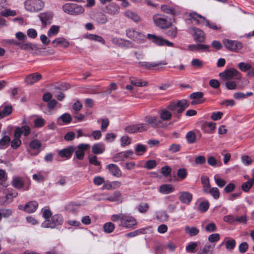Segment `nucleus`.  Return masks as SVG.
Segmentation results:
<instances>
[{
  "label": "nucleus",
  "mask_w": 254,
  "mask_h": 254,
  "mask_svg": "<svg viewBox=\"0 0 254 254\" xmlns=\"http://www.w3.org/2000/svg\"><path fill=\"white\" fill-rule=\"evenodd\" d=\"M111 220L114 222L120 220L119 226L127 229L133 228L137 224L136 219L128 213L114 214L111 216Z\"/></svg>",
  "instance_id": "1"
},
{
  "label": "nucleus",
  "mask_w": 254,
  "mask_h": 254,
  "mask_svg": "<svg viewBox=\"0 0 254 254\" xmlns=\"http://www.w3.org/2000/svg\"><path fill=\"white\" fill-rule=\"evenodd\" d=\"M189 103L185 99L172 102L168 105V109L174 114L183 112L189 106Z\"/></svg>",
  "instance_id": "2"
},
{
  "label": "nucleus",
  "mask_w": 254,
  "mask_h": 254,
  "mask_svg": "<svg viewBox=\"0 0 254 254\" xmlns=\"http://www.w3.org/2000/svg\"><path fill=\"white\" fill-rule=\"evenodd\" d=\"M219 75L220 78L224 81L231 80L236 79L240 80L241 79V74L236 69L234 68L226 69L222 72H220Z\"/></svg>",
  "instance_id": "3"
},
{
  "label": "nucleus",
  "mask_w": 254,
  "mask_h": 254,
  "mask_svg": "<svg viewBox=\"0 0 254 254\" xmlns=\"http://www.w3.org/2000/svg\"><path fill=\"white\" fill-rule=\"evenodd\" d=\"M153 20L155 25L161 29H166L172 25V22L167 16L161 14H156L153 16Z\"/></svg>",
  "instance_id": "4"
},
{
  "label": "nucleus",
  "mask_w": 254,
  "mask_h": 254,
  "mask_svg": "<svg viewBox=\"0 0 254 254\" xmlns=\"http://www.w3.org/2000/svg\"><path fill=\"white\" fill-rule=\"evenodd\" d=\"M44 6V3L41 0H27L25 2V7L27 11L37 12Z\"/></svg>",
  "instance_id": "5"
},
{
  "label": "nucleus",
  "mask_w": 254,
  "mask_h": 254,
  "mask_svg": "<svg viewBox=\"0 0 254 254\" xmlns=\"http://www.w3.org/2000/svg\"><path fill=\"white\" fill-rule=\"evenodd\" d=\"M144 121L154 128H164L167 127V125L162 122L157 116H146L145 117Z\"/></svg>",
  "instance_id": "6"
},
{
  "label": "nucleus",
  "mask_w": 254,
  "mask_h": 254,
  "mask_svg": "<svg viewBox=\"0 0 254 254\" xmlns=\"http://www.w3.org/2000/svg\"><path fill=\"white\" fill-rule=\"evenodd\" d=\"M63 222L62 216L59 214H56L53 216L51 220H46L42 224V227L43 228H53L57 225H61Z\"/></svg>",
  "instance_id": "7"
},
{
  "label": "nucleus",
  "mask_w": 254,
  "mask_h": 254,
  "mask_svg": "<svg viewBox=\"0 0 254 254\" xmlns=\"http://www.w3.org/2000/svg\"><path fill=\"white\" fill-rule=\"evenodd\" d=\"M147 38L153 43L159 46L166 45L168 47H173L174 46L173 43L163 39L161 36H157L155 35L148 34Z\"/></svg>",
  "instance_id": "8"
},
{
  "label": "nucleus",
  "mask_w": 254,
  "mask_h": 254,
  "mask_svg": "<svg viewBox=\"0 0 254 254\" xmlns=\"http://www.w3.org/2000/svg\"><path fill=\"white\" fill-rule=\"evenodd\" d=\"M225 47L229 50L237 52L241 50L243 45L242 44L237 41H233L228 39H224L223 41Z\"/></svg>",
  "instance_id": "9"
},
{
  "label": "nucleus",
  "mask_w": 254,
  "mask_h": 254,
  "mask_svg": "<svg viewBox=\"0 0 254 254\" xmlns=\"http://www.w3.org/2000/svg\"><path fill=\"white\" fill-rule=\"evenodd\" d=\"M90 147L89 144L81 143L77 146H75V153L77 159L82 160L84 157L85 151L87 150Z\"/></svg>",
  "instance_id": "10"
},
{
  "label": "nucleus",
  "mask_w": 254,
  "mask_h": 254,
  "mask_svg": "<svg viewBox=\"0 0 254 254\" xmlns=\"http://www.w3.org/2000/svg\"><path fill=\"white\" fill-rule=\"evenodd\" d=\"M42 76L38 72H35L28 75L25 79V83L28 85H32L42 79Z\"/></svg>",
  "instance_id": "11"
},
{
  "label": "nucleus",
  "mask_w": 254,
  "mask_h": 254,
  "mask_svg": "<svg viewBox=\"0 0 254 254\" xmlns=\"http://www.w3.org/2000/svg\"><path fill=\"white\" fill-rule=\"evenodd\" d=\"M120 6L115 3H111L105 7V11L110 15H116L120 13Z\"/></svg>",
  "instance_id": "12"
},
{
  "label": "nucleus",
  "mask_w": 254,
  "mask_h": 254,
  "mask_svg": "<svg viewBox=\"0 0 254 254\" xmlns=\"http://www.w3.org/2000/svg\"><path fill=\"white\" fill-rule=\"evenodd\" d=\"M127 37L133 40H139L143 38L144 36L141 33L135 31L133 29H129L127 30Z\"/></svg>",
  "instance_id": "13"
},
{
  "label": "nucleus",
  "mask_w": 254,
  "mask_h": 254,
  "mask_svg": "<svg viewBox=\"0 0 254 254\" xmlns=\"http://www.w3.org/2000/svg\"><path fill=\"white\" fill-rule=\"evenodd\" d=\"M158 113L160 116L159 119L163 123L164 121H168L172 118V113L168 109V106L166 108L161 109Z\"/></svg>",
  "instance_id": "14"
},
{
  "label": "nucleus",
  "mask_w": 254,
  "mask_h": 254,
  "mask_svg": "<svg viewBox=\"0 0 254 254\" xmlns=\"http://www.w3.org/2000/svg\"><path fill=\"white\" fill-rule=\"evenodd\" d=\"M75 146H70L65 148L59 151V155L61 157H66L69 158L71 155L74 152Z\"/></svg>",
  "instance_id": "15"
},
{
  "label": "nucleus",
  "mask_w": 254,
  "mask_h": 254,
  "mask_svg": "<svg viewBox=\"0 0 254 254\" xmlns=\"http://www.w3.org/2000/svg\"><path fill=\"white\" fill-rule=\"evenodd\" d=\"M188 48L191 51L204 52L209 51V46L201 44H192L189 45Z\"/></svg>",
  "instance_id": "16"
},
{
  "label": "nucleus",
  "mask_w": 254,
  "mask_h": 254,
  "mask_svg": "<svg viewBox=\"0 0 254 254\" xmlns=\"http://www.w3.org/2000/svg\"><path fill=\"white\" fill-rule=\"evenodd\" d=\"M30 128L28 126L23 125L21 127H16L14 132L18 137H20L22 134L25 136H27L30 134Z\"/></svg>",
  "instance_id": "17"
},
{
  "label": "nucleus",
  "mask_w": 254,
  "mask_h": 254,
  "mask_svg": "<svg viewBox=\"0 0 254 254\" xmlns=\"http://www.w3.org/2000/svg\"><path fill=\"white\" fill-rule=\"evenodd\" d=\"M192 30L194 40L198 42H203L205 40L204 32L197 28H193Z\"/></svg>",
  "instance_id": "18"
},
{
  "label": "nucleus",
  "mask_w": 254,
  "mask_h": 254,
  "mask_svg": "<svg viewBox=\"0 0 254 254\" xmlns=\"http://www.w3.org/2000/svg\"><path fill=\"white\" fill-rule=\"evenodd\" d=\"M111 41L113 44L122 48L128 47L130 42L128 40H124L118 37L112 38Z\"/></svg>",
  "instance_id": "19"
},
{
  "label": "nucleus",
  "mask_w": 254,
  "mask_h": 254,
  "mask_svg": "<svg viewBox=\"0 0 254 254\" xmlns=\"http://www.w3.org/2000/svg\"><path fill=\"white\" fill-rule=\"evenodd\" d=\"M93 20L99 24H105L108 21L107 16L103 12H98L95 14Z\"/></svg>",
  "instance_id": "20"
},
{
  "label": "nucleus",
  "mask_w": 254,
  "mask_h": 254,
  "mask_svg": "<svg viewBox=\"0 0 254 254\" xmlns=\"http://www.w3.org/2000/svg\"><path fill=\"white\" fill-rule=\"evenodd\" d=\"M39 17L43 24L46 25L51 22L52 14L50 12H43L39 15Z\"/></svg>",
  "instance_id": "21"
},
{
  "label": "nucleus",
  "mask_w": 254,
  "mask_h": 254,
  "mask_svg": "<svg viewBox=\"0 0 254 254\" xmlns=\"http://www.w3.org/2000/svg\"><path fill=\"white\" fill-rule=\"evenodd\" d=\"M107 168L110 172L116 177H120L122 175V172L117 165L114 164H109Z\"/></svg>",
  "instance_id": "22"
},
{
  "label": "nucleus",
  "mask_w": 254,
  "mask_h": 254,
  "mask_svg": "<svg viewBox=\"0 0 254 254\" xmlns=\"http://www.w3.org/2000/svg\"><path fill=\"white\" fill-rule=\"evenodd\" d=\"M216 124L213 122H205L201 126L202 129L206 133H211L215 129Z\"/></svg>",
  "instance_id": "23"
},
{
  "label": "nucleus",
  "mask_w": 254,
  "mask_h": 254,
  "mask_svg": "<svg viewBox=\"0 0 254 254\" xmlns=\"http://www.w3.org/2000/svg\"><path fill=\"white\" fill-rule=\"evenodd\" d=\"M180 200L183 203L189 204L192 198V194L188 191H183L181 193Z\"/></svg>",
  "instance_id": "24"
},
{
  "label": "nucleus",
  "mask_w": 254,
  "mask_h": 254,
  "mask_svg": "<svg viewBox=\"0 0 254 254\" xmlns=\"http://www.w3.org/2000/svg\"><path fill=\"white\" fill-rule=\"evenodd\" d=\"M38 206V203L35 201H31L24 205L25 211L28 213H32L36 211Z\"/></svg>",
  "instance_id": "25"
},
{
  "label": "nucleus",
  "mask_w": 254,
  "mask_h": 254,
  "mask_svg": "<svg viewBox=\"0 0 254 254\" xmlns=\"http://www.w3.org/2000/svg\"><path fill=\"white\" fill-rule=\"evenodd\" d=\"M138 64L141 66L145 67L147 68L155 67L160 65H166L167 63L165 61H162L158 63H151L146 62H139Z\"/></svg>",
  "instance_id": "26"
},
{
  "label": "nucleus",
  "mask_w": 254,
  "mask_h": 254,
  "mask_svg": "<svg viewBox=\"0 0 254 254\" xmlns=\"http://www.w3.org/2000/svg\"><path fill=\"white\" fill-rule=\"evenodd\" d=\"M52 44H55L54 46H61L64 48H67L69 45V42L63 37L55 39L52 41Z\"/></svg>",
  "instance_id": "27"
},
{
  "label": "nucleus",
  "mask_w": 254,
  "mask_h": 254,
  "mask_svg": "<svg viewBox=\"0 0 254 254\" xmlns=\"http://www.w3.org/2000/svg\"><path fill=\"white\" fill-rule=\"evenodd\" d=\"M203 192L207 194H210L215 199H217L219 197L220 193L217 188H211V186L205 190Z\"/></svg>",
  "instance_id": "28"
},
{
  "label": "nucleus",
  "mask_w": 254,
  "mask_h": 254,
  "mask_svg": "<svg viewBox=\"0 0 254 254\" xmlns=\"http://www.w3.org/2000/svg\"><path fill=\"white\" fill-rule=\"evenodd\" d=\"M122 193L119 190L115 191L112 195H109L108 200L111 202H122V198H121Z\"/></svg>",
  "instance_id": "29"
},
{
  "label": "nucleus",
  "mask_w": 254,
  "mask_h": 254,
  "mask_svg": "<svg viewBox=\"0 0 254 254\" xmlns=\"http://www.w3.org/2000/svg\"><path fill=\"white\" fill-rule=\"evenodd\" d=\"M105 151V145L103 143H98L94 144L92 148V151L95 154H100Z\"/></svg>",
  "instance_id": "30"
},
{
  "label": "nucleus",
  "mask_w": 254,
  "mask_h": 254,
  "mask_svg": "<svg viewBox=\"0 0 254 254\" xmlns=\"http://www.w3.org/2000/svg\"><path fill=\"white\" fill-rule=\"evenodd\" d=\"M71 121V117L70 114L68 113H64L59 117L57 120V123L60 125H62V122L65 124H69Z\"/></svg>",
  "instance_id": "31"
},
{
  "label": "nucleus",
  "mask_w": 254,
  "mask_h": 254,
  "mask_svg": "<svg viewBox=\"0 0 254 254\" xmlns=\"http://www.w3.org/2000/svg\"><path fill=\"white\" fill-rule=\"evenodd\" d=\"M174 190V188L170 184L162 185L160 187L159 191L163 194H168Z\"/></svg>",
  "instance_id": "32"
},
{
  "label": "nucleus",
  "mask_w": 254,
  "mask_h": 254,
  "mask_svg": "<svg viewBox=\"0 0 254 254\" xmlns=\"http://www.w3.org/2000/svg\"><path fill=\"white\" fill-rule=\"evenodd\" d=\"M189 16L191 19L196 21V23L202 24L203 21L205 20V17L195 12H190L189 13Z\"/></svg>",
  "instance_id": "33"
},
{
  "label": "nucleus",
  "mask_w": 254,
  "mask_h": 254,
  "mask_svg": "<svg viewBox=\"0 0 254 254\" xmlns=\"http://www.w3.org/2000/svg\"><path fill=\"white\" fill-rule=\"evenodd\" d=\"M125 15L127 18L132 19L133 21L137 22L140 20L139 16L136 13L130 10L125 12Z\"/></svg>",
  "instance_id": "34"
},
{
  "label": "nucleus",
  "mask_w": 254,
  "mask_h": 254,
  "mask_svg": "<svg viewBox=\"0 0 254 254\" xmlns=\"http://www.w3.org/2000/svg\"><path fill=\"white\" fill-rule=\"evenodd\" d=\"M0 15L5 17L14 16L17 15V12L15 10H12L9 8H5L3 10H1L0 11Z\"/></svg>",
  "instance_id": "35"
},
{
  "label": "nucleus",
  "mask_w": 254,
  "mask_h": 254,
  "mask_svg": "<svg viewBox=\"0 0 254 254\" xmlns=\"http://www.w3.org/2000/svg\"><path fill=\"white\" fill-rule=\"evenodd\" d=\"M185 232L190 236H194L197 235L199 232V230L195 227H190L188 226H186L185 228Z\"/></svg>",
  "instance_id": "36"
},
{
  "label": "nucleus",
  "mask_w": 254,
  "mask_h": 254,
  "mask_svg": "<svg viewBox=\"0 0 254 254\" xmlns=\"http://www.w3.org/2000/svg\"><path fill=\"white\" fill-rule=\"evenodd\" d=\"M186 138L188 143L192 144L196 141V134L194 131H190L186 134Z\"/></svg>",
  "instance_id": "37"
},
{
  "label": "nucleus",
  "mask_w": 254,
  "mask_h": 254,
  "mask_svg": "<svg viewBox=\"0 0 254 254\" xmlns=\"http://www.w3.org/2000/svg\"><path fill=\"white\" fill-rule=\"evenodd\" d=\"M20 48L22 50L29 51V50H35L38 49L37 46L31 43H23L20 44Z\"/></svg>",
  "instance_id": "38"
},
{
  "label": "nucleus",
  "mask_w": 254,
  "mask_h": 254,
  "mask_svg": "<svg viewBox=\"0 0 254 254\" xmlns=\"http://www.w3.org/2000/svg\"><path fill=\"white\" fill-rule=\"evenodd\" d=\"M225 86L229 90L239 89L238 83L233 80H227L225 83Z\"/></svg>",
  "instance_id": "39"
},
{
  "label": "nucleus",
  "mask_w": 254,
  "mask_h": 254,
  "mask_svg": "<svg viewBox=\"0 0 254 254\" xmlns=\"http://www.w3.org/2000/svg\"><path fill=\"white\" fill-rule=\"evenodd\" d=\"M214 247L215 244H207L204 246L202 252L203 254H212Z\"/></svg>",
  "instance_id": "40"
},
{
  "label": "nucleus",
  "mask_w": 254,
  "mask_h": 254,
  "mask_svg": "<svg viewBox=\"0 0 254 254\" xmlns=\"http://www.w3.org/2000/svg\"><path fill=\"white\" fill-rule=\"evenodd\" d=\"M74 3H67L63 5V10L65 13L72 15Z\"/></svg>",
  "instance_id": "41"
},
{
  "label": "nucleus",
  "mask_w": 254,
  "mask_h": 254,
  "mask_svg": "<svg viewBox=\"0 0 254 254\" xmlns=\"http://www.w3.org/2000/svg\"><path fill=\"white\" fill-rule=\"evenodd\" d=\"M14 138L11 141V147L13 149L17 148L21 144V141L20 139V137H18L16 135V133H14Z\"/></svg>",
  "instance_id": "42"
},
{
  "label": "nucleus",
  "mask_w": 254,
  "mask_h": 254,
  "mask_svg": "<svg viewBox=\"0 0 254 254\" xmlns=\"http://www.w3.org/2000/svg\"><path fill=\"white\" fill-rule=\"evenodd\" d=\"M130 82L131 84L137 87H142L147 85L146 82H141L139 79L132 77L130 78Z\"/></svg>",
  "instance_id": "43"
},
{
  "label": "nucleus",
  "mask_w": 254,
  "mask_h": 254,
  "mask_svg": "<svg viewBox=\"0 0 254 254\" xmlns=\"http://www.w3.org/2000/svg\"><path fill=\"white\" fill-rule=\"evenodd\" d=\"M84 11V8L81 5L74 3L73 8V15H76L82 14Z\"/></svg>",
  "instance_id": "44"
},
{
  "label": "nucleus",
  "mask_w": 254,
  "mask_h": 254,
  "mask_svg": "<svg viewBox=\"0 0 254 254\" xmlns=\"http://www.w3.org/2000/svg\"><path fill=\"white\" fill-rule=\"evenodd\" d=\"M201 182L203 185V191L210 187L209 178L206 176H203L201 177Z\"/></svg>",
  "instance_id": "45"
},
{
  "label": "nucleus",
  "mask_w": 254,
  "mask_h": 254,
  "mask_svg": "<svg viewBox=\"0 0 254 254\" xmlns=\"http://www.w3.org/2000/svg\"><path fill=\"white\" fill-rule=\"evenodd\" d=\"M115 225L112 222H108L104 225V231L107 233H112L115 229Z\"/></svg>",
  "instance_id": "46"
},
{
  "label": "nucleus",
  "mask_w": 254,
  "mask_h": 254,
  "mask_svg": "<svg viewBox=\"0 0 254 254\" xmlns=\"http://www.w3.org/2000/svg\"><path fill=\"white\" fill-rule=\"evenodd\" d=\"M12 185L16 189H20L23 188V183L19 178H15L12 181Z\"/></svg>",
  "instance_id": "47"
},
{
  "label": "nucleus",
  "mask_w": 254,
  "mask_h": 254,
  "mask_svg": "<svg viewBox=\"0 0 254 254\" xmlns=\"http://www.w3.org/2000/svg\"><path fill=\"white\" fill-rule=\"evenodd\" d=\"M214 179L216 185L220 188H222L226 184V182L219 177L218 175H215Z\"/></svg>",
  "instance_id": "48"
},
{
  "label": "nucleus",
  "mask_w": 254,
  "mask_h": 254,
  "mask_svg": "<svg viewBox=\"0 0 254 254\" xmlns=\"http://www.w3.org/2000/svg\"><path fill=\"white\" fill-rule=\"evenodd\" d=\"M202 24L215 30H219L220 29V26L217 25L215 23L210 22V21L207 20L205 18L203 21Z\"/></svg>",
  "instance_id": "49"
},
{
  "label": "nucleus",
  "mask_w": 254,
  "mask_h": 254,
  "mask_svg": "<svg viewBox=\"0 0 254 254\" xmlns=\"http://www.w3.org/2000/svg\"><path fill=\"white\" fill-rule=\"evenodd\" d=\"M161 9L166 13L171 14L172 15H175L176 14L175 9L168 5H163L161 6Z\"/></svg>",
  "instance_id": "50"
},
{
  "label": "nucleus",
  "mask_w": 254,
  "mask_h": 254,
  "mask_svg": "<svg viewBox=\"0 0 254 254\" xmlns=\"http://www.w3.org/2000/svg\"><path fill=\"white\" fill-rule=\"evenodd\" d=\"M205 230L208 233L215 232L217 230L216 225L214 222L208 223L205 227Z\"/></svg>",
  "instance_id": "51"
},
{
  "label": "nucleus",
  "mask_w": 254,
  "mask_h": 254,
  "mask_svg": "<svg viewBox=\"0 0 254 254\" xmlns=\"http://www.w3.org/2000/svg\"><path fill=\"white\" fill-rule=\"evenodd\" d=\"M181 146L179 144L173 143L169 147V151L171 153H175L180 151Z\"/></svg>",
  "instance_id": "52"
},
{
  "label": "nucleus",
  "mask_w": 254,
  "mask_h": 254,
  "mask_svg": "<svg viewBox=\"0 0 254 254\" xmlns=\"http://www.w3.org/2000/svg\"><path fill=\"white\" fill-rule=\"evenodd\" d=\"M59 31V27L56 25H52L48 31V35L52 37L57 35Z\"/></svg>",
  "instance_id": "53"
},
{
  "label": "nucleus",
  "mask_w": 254,
  "mask_h": 254,
  "mask_svg": "<svg viewBox=\"0 0 254 254\" xmlns=\"http://www.w3.org/2000/svg\"><path fill=\"white\" fill-rule=\"evenodd\" d=\"M238 66L239 69L243 72H246L250 70L252 67L251 65L250 64L245 63L244 62L240 63L238 64Z\"/></svg>",
  "instance_id": "54"
},
{
  "label": "nucleus",
  "mask_w": 254,
  "mask_h": 254,
  "mask_svg": "<svg viewBox=\"0 0 254 254\" xmlns=\"http://www.w3.org/2000/svg\"><path fill=\"white\" fill-rule=\"evenodd\" d=\"M29 146L31 148L36 150L41 147V143L38 139H34L30 142Z\"/></svg>",
  "instance_id": "55"
},
{
  "label": "nucleus",
  "mask_w": 254,
  "mask_h": 254,
  "mask_svg": "<svg viewBox=\"0 0 254 254\" xmlns=\"http://www.w3.org/2000/svg\"><path fill=\"white\" fill-rule=\"evenodd\" d=\"M87 38L91 40H94L101 42L103 44H104L105 43V40L102 37L97 35L89 34L87 36Z\"/></svg>",
  "instance_id": "56"
},
{
  "label": "nucleus",
  "mask_w": 254,
  "mask_h": 254,
  "mask_svg": "<svg viewBox=\"0 0 254 254\" xmlns=\"http://www.w3.org/2000/svg\"><path fill=\"white\" fill-rule=\"evenodd\" d=\"M191 64L194 67L201 68L203 66L204 63L202 61L198 59H194L192 60Z\"/></svg>",
  "instance_id": "57"
},
{
  "label": "nucleus",
  "mask_w": 254,
  "mask_h": 254,
  "mask_svg": "<svg viewBox=\"0 0 254 254\" xmlns=\"http://www.w3.org/2000/svg\"><path fill=\"white\" fill-rule=\"evenodd\" d=\"M198 244L197 242H191L186 248L187 252L189 253H193L194 250L197 247Z\"/></svg>",
  "instance_id": "58"
},
{
  "label": "nucleus",
  "mask_w": 254,
  "mask_h": 254,
  "mask_svg": "<svg viewBox=\"0 0 254 254\" xmlns=\"http://www.w3.org/2000/svg\"><path fill=\"white\" fill-rule=\"evenodd\" d=\"M177 176L181 180L185 179L187 176V170L185 168H180L178 170Z\"/></svg>",
  "instance_id": "59"
},
{
  "label": "nucleus",
  "mask_w": 254,
  "mask_h": 254,
  "mask_svg": "<svg viewBox=\"0 0 254 254\" xmlns=\"http://www.w3.org/2000/svg\"><path fill=\"white\" fill-rule=\"evenodd\" d=\"M45 121L41 117H38L34 120V126L36 127H41L44 126Z\"/></svg>",
  "instance_id": "60"
},
{
  "label": "nucleus",
  "mask_w": 254,
  "mask_h": 254,
  "mask_svg": "<svg viewBox=\"0 0 254 254\" xmlns=\"http://www.w3.org/2000/svg\"><path fill=\"white\" fill-rule=\"evenodd\" d=\"M10 141V137L7 135L4 136L0 140V148L2 149L3 146L7 145Z\"/></svg>",
  "instance_id": "61"
},
{
  "label": "nucleus",
  "mask_w": 254,
  "mask_h": 254,
  "mask_svg": "<svg viewBox=\"0 0 254 254\" xmlns=\"http://www.w3.org/2000/svg\"><path fill=\"white\" fill-rule=\"evenodd\" d=\"M89 162L90 164L94 165L96 166H99L101 165V162L97 160V157L95 155H89Z\"/></svg>",
  "instance_id": "62"
},
{
  "label": "nucleus",
  "mask_w": 254,
  "mask_h": 254,
  "mask_svg": "<svg viewBox=\"0 0 254 254\" xmlns=\"http://www.w3.org/2000/svg\"><path fill=\"white\" fill-rule=\"evenodd\" d=\"M220 239V235L218 233H214L209 236L208 240L209 242L213 243L218 241Z\"/></svg>",
  "instance_id": "63"
},
{
  "label": "nucleus",
  "mask_w": 254,
  "mask_h": 254,
  "mask_svg": "<svg viewBox=\"0 0 254 254\" xmlns=\"http://www.w3.org/2000/svg\"><path fill=\"white\" fill-rule=\"evenodd\" d=\"M146 150V147L142 144H138L137 145L135 151L138 155H141L144 153Z\"/></svg>",
  "instance_id": "64"
}]
</instances>
